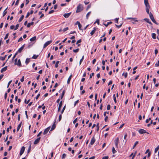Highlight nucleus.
Returning a JSON list of instances; mask_svg holds the SVG:
<instances>
[{
	"instance_id": "nucleus-1",
	"label": "nucleus",
	"mask_w": 159,
	"mask_h": 159,
	"mask_svg": "<svg viewBox=\"0 0 159 159\" xmlns=\"http://www.w3.org/2000/svg\"><path fill=\"white\" fill-rule=\"evenodd\" d=\"M83 10V7L82 5L79 4L77 7L76 12L78 13L81 12Z\"/></svg>"
},
{
	"instance_id": "nucleus-2",
	"label": "nucleus",
	"mask_w": 159,
	"mask_h": 159,
	"mask_svg": "<svg viewBox=\"0 0 159 159\" xmlns=\"http://www.w3.org/2000/svg\"><path fill=\"white\" fill-rule=\"evenodd\" d=\"M17 59L16 58L15 60V65H17L18 66L20 67L21 66V64L20 61V59L18 60V61Z\"/></svg>"
},
{
	"instance_id": "nucleus-3",
	"label": "nucleus",
	"mask_w": 159,
	"mask_h": 159,
	"mask_svg": "<svg viewBox=\"0 0 159 159\" xmlns=\"http://www.w3.org/2000/svg\"><path fill=\"white\" fill-rule=\"evenodd\" d=\"M52 42V40L48 41L46 42L44 44L43 48H45Z\"/></svg>"
},
{
	"instance_id": "nucleus-4",
	"label": "nucleus",
	"mask_w": 159,
	"mask_h": 159,
	"mask_svg": "<svg viewBox=\"0 0 159 159\" xmlns=\"http://www.w3.org/2000/svg\"><path fill=\"white\" fill-rule=\"evenodd\" d=\"M139 132L140 134H143L144 133L148 134V133L147 132H146L145 130L142 129H140L139 130Z\"/></svg>"
},
{
	"instance_id": "nucleus-5",
	"label": "nucleus",
	"mask_w": 159,
	"mask_h": 159,
	"mask_svg": "<svg viewBox=\"0 0 159 159\" xmlns=\"http://www.w3.org/2000/svg\"><path fill=\"white\" fill-rule=\"evenodd\" d=\"M119 138H117L115 140V145L116 148H118V144L119 143Z\"/></svg>"
},
{
	"instance_id": "nucleus-6",
	"label": "nucleus",
	"mask_w": 159,
	"mask_h": 159,
	"mask_svg": "<svg viewBox=\"0 0 159 159\" xmlns=\"http://www.w3.org/2000/svg\"><path fill=\"white\" fill-rule=\"evenodd\" d=\"M25 150V147L24 146L22 147L21 149L20 150V156H21L24 152V151Z\"/></svg>"
},
{
	"instance_id": "nucleus-7",
	"label": "nucleus",
	"mask_w": 159,
	"mask_h": 159,
	"mask_svg": "<svg viewBox=\"0 0 159 159\" xmlns=\"http://www.w3.org/2000/svg\"><path fill=\"white\" fill-rule=\"evenodd\" d=\"M144 3L146 7H150L148 0H144Z\"/></svg>"
},
{
	"instance_id": "nucleus-8",
	"label": "nucleus",
	"mask_w": 159,
	"mask_h": 159,
	"mask_svg": "<svg viewBox=\"0 0 159 159\" xmlns=\"http://www.w3.org/2000/svg\"><path fill=\"white\" fill-rule=\"evenodd\" d=\"M50 128V127H49L45 129L43 133V134H46L49 130Z\"/></svg>"
},
{
	"instance_id": "nucleus-9",
	"label": "nucleus",
	"mask_w": 159,
	"mask_h": 159,
	"mask_svg": "<svg viewBox=\"0 0 159 159\" xmlns=\"http://www.w3.org/2000/svg\"><path fill=\"white\" fill-rule=\"evenodd\" d=\"M25 44H24L23 45H22L18 50L17 52L18 53L21 52L23 49H24L25 47Z\"/></svg>"
},
{
	"instance_id": "nucleus-10",
	"label": "nucleus",
	"mask_w": 159,
	"mask_h": 159,
	"mask_svg": "<svg viewBox=\"0 0 159 159\" xmlns=\"http://www.w3.org/2000/svg\"><path fill=\"white\" fill-rule=\"evenodd\" d=\"M40 137H39V138H38L37 139H36L34 141V144H36L37 143H38L40 139Z\"/></svg>"
},
{
	"instance_id": "nucleus-11",
	"label": "nucleus",
	"mask_w": 159,
	"mask_h": 159,
	"mask_svg": "<svg viewBox=\"0 0 159 159\" xmlns=\"http://www.w3.org/2000/svg\"><path fill=\"white\" fill-rule=\"evenodd\" d=\"M62 101H61L60 102V103L59 104L58 108V112H59L60 111L61 108L62 107Z\"/></svg>"
},
{
	"instance_id": "nucleus-12",
	"label": "nucleus",
	"mask_w": 159,
	"mask_h": 159,
	"mask_svg": "<svg viewBox=\"0 0 159 159\" xmlns=\"http://www.w3.org/2000/svg\"><path fill=\"white\" fill-rule=\"evenodd\" d=\"M71 12L68 13H65L63 15V16L65 18H68L71 15Z\"/></svg>"
},
{
	"instance_id": "nucleus-13",
	"label": "nucleus",
	"mask_w": 159,
	"mask_h": 159,
	"mask_svg": "<svg viewBox=\"0 0 159 159\" xmlns=\"http://www.w3.org/2000/svg\"><path fill=\"white\" fill-rule=\"evenodd\" d=\"M96 29L97 28L95 27L93 28V30L91 31L90 33L91 36L93 35V34L95 33Z\"/></svg>"
},
{
	"instance_id": "nucleus-14",
	"label": "nucleus",
	"mask_w": 159,
	"mask_h": 159,
	"mask_svg": "<svg viewBox=\"0 0 159 159\" xmlns=\"http://www.w3.org/2000/svg\"><path fill=\"white\" fill-rule=\"evenodd\" d=\"M77 23H78V26L79 27V29L80 30H81V28L82 27L81 25L80 24V22L79 21H77V22H76L75 23L76 25H77Z\"/></svg>"
},
{
	"instance_id": "nucleus-15",
	"label": "nucleus",
	"mask_w": 159,
	"mask_h": 159,
	"mask_svg": "<svg viewBox=\"0 0 159 159\" xmlns=\"http://www.w3.org/2000/svg\"><path fill=\"white\" fill-rule=\"evenodd\" d=\"M95 141V139L94 137H93L91 140L90 143L91 145H93Z\"/></svg>"
},
{
	"instance_id": "nucleus-16",
	"label": "nucleus",
	"mask_w": 159,
	"mask_h": 159,
	"mask_svg": "<svg viewBox=\"0 0 159 159\" xmlns=\"http://www.w3.org/2000/svg\"><path fill=\"white\" fill-rule=\"evenodd\" d=\"M7 66H5V67L2 68L1 69V72L2 73V72L6 71V70H7Z\"/></svg>"
},
{
	"instance_id": "nucleus-17",
	"label": "nucleus",
	"mask_w": 159,
	"mask_h": 159,
	"mask_svg": "<svg viewBox=\"0 0 159 159\" xmlns=\"http://www.w3.org/2000/svg\"><path fill=\"white\" fill-rule=\"evenodd\" d=\"M150 7H146V10L147 13L149 15L150 13H152L151 12H149V9Z\"/></svg>"
},
{
	"instance_id": "nucleus-18",
	"label": "nucleus",
	"mask_w": 159,
	"mask_h": 159,
	"mask_svg": "<svg viewBox=\"0 0 159 159\" xmlns=\"http://www.w3.org/2000/svg\"><path fill=\"white\" fill-rule=\"evenodd\" d=\"M127 19H131L132 20H134L135 22H138V20L136 19V18H131V17H128L127 18Z\"/></svg>"
},
{
	"instance_id": "nucleus-19",
	"label": "nucleus",
	"mask_w": 159,
	"mask_h": 159,
	"mask_svg": "<svg viewBox=\"0 0 159 159\" xmlns=\"http://www.w3.org/2000/svg\"><path fill=\"white\" fill-rule=\"evenodd\" d=\"M34 24V22H31L30 23H29L27 25V27L28 28L30 27L31 25H33Z\"/></svg>"
},
{
	"instance_id": "nucleus-20",
	"label": "nucleus",
	"mask_w": 159,
	"mask_h": 159,
	"mask_svg": "<svg viewBox=\"0 0 159 159\" xmlns=\"http://www.w3.org/2000/svg\"><path fill=\"white\" fill-rule=\"evenodd\" d=\"M144 20L146 22L148 23L149 24L151 25L152 24V22L149 21V20L148 18H145L144 19Z\"/></svg>"
},
{
	"instance_id": "nucleus-21",
	"label": "nucleus",
	"mask_w": 159,
	"mask_h": 159,
	"mask_svg": "<svg viewBox=\"0 0 159 159\" xmlns=\"http://www.w3.org/2000/svg\"><path fill=\"white\" fill-rule=\"evenodd\" d=\"M72 76V75H71L69 77V78L68 79V80H67V83L68 84H69L70 83V82Z\"/></svg>"
},
{
	"instance_id": "nucleus-22",
	"label": "nucleus",
	"mask_w": 159,
	"mask_h": 159,
	"mask_svg": "<svg viewBox=\"0 0 159 159\" xmlns=\"http://www.w3.org/2000/svg\"><path fill=\"white\" fill-rule=\"evenodd\" d=\"M112 22H111V21H110V22H108L107 24H105V23H103V25H105V26L106 27H107V26H108L109 25H110V24H112Z\"/></svg>"
},
{
	"instance_id": "nucleus-23",
	"label": "nucleus",
	"mask_w": 159,
	"mask_h": 159,
	"mask_svg": "<svg viewBox=\"0 0 159 159\" xmlns=\"http://www.w3.org/2000/svg\"><path fill=\"white\" fill-rule=\"evenodd\" d=\"M21 124H22V122H21L20 123V124L17 127V132L19 130V129L21 126Z\"/></svg>"
},
{
	"instance_id": "nucleus-24",
	"label": "nucleus",
	"mask_w": 159,
	"mask_h": 159,
	"mask_svg": "<svg viewBox=\"0 0 159 159\" xmlns=\"http://www.w3.org/2000/svg\"><path fill=\"white\" fill-rule=\"evenodd\" d=\"M91 13V11H89V12H88L86 15V18L87 19H88L89 18V15Z\"/></svg>"
},
{
	"instance_id": "nucleus-25",
	"label": "nucleus",
	"mask_w": 159,
	"mask_h": 159,
	"mask_svg": "<svg viewBox=\"0 0 159 159\" xmlns=\"http://www.w3.org/2000/svg\"><path fill=\"white\" fill-rule=\"evenodd\" d=\"M24 16L23 15H22V16H21V17L18 20V22H20L21 21H22V20H23V19H24Z\"/></svg>"
},
{
	"instance_id": "nucleus-26",
	"label": "nucleus",
	"mask_w": 159,
	"mask_h": 159,
	"mask_svg": "<svg viewBox=\"0 0 159 159\" xmlns=\"http://www.w3.org/2000/svg\"><path fill=\"white\" fill-rule=\"evenodd\" d=\"M55 128H56V125L55 124V122L52 127L51 130L52 131V130H54L55 129Z\"/></svg>"
},
{
	"instance_id": "nucleus-27",
	"label": "nucleus",
	"mask_w": 159,
	"mask_h": 159,
	"mask_svg": "<svg viewBox=\"0 0 159 159\" xmlns=\"http://www.w3.org/2000/svg\"><path fill=\"white\" fill-rule=\"evenodd\" d=\"M36 36H34L32 38H30V40L31 41H33L34 40H35L36 39Z\"/></svg>"
},
{
	"instance_id": "nucleus-28",
	"label": "nucleus",
	"mask_w": 159,
	"mask_h": 159,
	"mask_svg": "<svg viewBox=\"0 0 159 159\" xmlns=\"http://www.w3.org/2000/svg\"><path fill=\"white\" fill-rule=\"evenodd\" d=\"M7 56V55H6L4 57L0 56V60H1L2 61L4 60Z\"/></svg>"
},
{
	"instance_id": "nucleus-29",
	"label": "nucleus",
	"mask_w": 159,
	"mask_h": 159,
	"mask_svg": "<svg viewBox=\"0 0 159 159\" xmlns=\"http://www.w3.org/2000/svg\"><path fill=\"white\" fill-rule=\"evenodd\" d=\"M30 58H27L26 59L25 63L27 65L30 62Z\"/></svg>"
},
{
	"instance_id": "nucleus-30",
	"label": "nucleus",
	"mask_w": 159,
	"mask_h": 159,
	"mask_svg": "<svg viewBox=\"0 0 159 159\" xmlns=\"http://www.w3.org/2000/svg\"><path fill=\"white\" fill-rule=\"evenodd\" d=\"M7 7L5 10L4 11L3 13V17H4L7 14V11H6V10L7 9Z\"/></svg>"
},
{
	"instance_id": "nucleus-31",
	"label": "nucleus",
	"mask_w": 159,
	"mask_h": 159,
	"mask_svg": "<svg viewBox=\"0 0 159 159\" xmlns=\"http://www.w3.org/2000/svg\"><path fill=\"white\" fill-rule=\"evenodd\" d=\"M149 16V17H150V19L151 20H152L153 19H154L153 15L152 14V13H150Z\"/></svg>"
},
{
	"instance_id": "nucleus-32",
	"label": "nucleus",
	"mask_w": 159,
	"mask_h": 159,
	"mask_svg": "<svg viewBox=\"0 0 159 159\" xmlns=\"http://www.w3.org/2000/svg\"><path fill=\"white\" fill-rule=\"evenodd\" d=\"M149 16V17H150V19L151 20H152L153 19H154L153 15L152 14V13H150Z\"/></svg>"
},
{
	"instance_id": "nucleus-33",
	"label": "nucleus",
	"mask_w": 159,
	"mask_h": 159,
	"mask_svg": "<svg viewBox=\"0 0 159 159\" xmlns=\"http://www.w3.org/2000/svg\"><path fill=\"white\" fill-rule=\"evenodd\" d=\"M65 90H63V91H62V94H61V96L60 97V98H61V99H62L63 98V97L64 95V94H65Z\"/></svg>"
},
{
	"instance_id": "nucleus-34",
	"label": "nucleus",
	"mask_w": 159,
	"mask_h": 159,
	"mask_svg": "<svg viewBox=\"0 0 159 159\" xmlns=\"http://www.w3.org/2000/svg\"><path fill=\"white\" fill-rule=\"evenodd\" d=\"M66 154L65 153H63L61 156V159H65L66 158Z\"/></svg>"
},
{
	"instance_id": "nucleus-35",
	"label": "nucleus",
	"mask_w": 159,
	"mask_h": 159,
	"mask_svg": "<svg viewBox=\"0 0 159 159\" xmlns=\"http://www.w3.org/2000/svg\"><path fill=\"white\" fill-rule=\"evenodd\" d=\"M156 34L155 33H153L152 34V37L153 39H156Z\"/></svg>"
},
{
	"instance_id": "nucleus-36",
	"label": "nucleus",
	"mask_w": 159,
	"mask_h": 159,
	"mask_svg": "<svg viewBox=\"0 0 159 159\" xmlns=\"http://www.w3.org/2000/svg\"><path fill=\"white\" fill-rule=\"evenodd\" d=\"M138 143H139V142L138 141H136L132 149H134V148L136 147V145H137L138 144Z\"/></svg>"
},
{
	"instance_id": "nucleus-37",
	"label": "nucleus",
	"mask_w": 159,
	"mask_h": 159,
	"mask_svg": "<svg viewBox=\"0 0 159 159\" xmlns=\"http://www.w3.org/2000/svg\"><path fill=\"white\" fill-rule=\"evenodd\" d=\"M122 75H124L125 78H126L127 77V75H128L127 73V72H126L125 73H123L122 74Z\"/></svg>"
},
{
	"instance_id": "nucleus-38",
	"label": "nucleus",
	"mask_w": 159,
	"mask_h": 159,
	"mask_svg": "<svg viewBox=\"0 0 159 159\" xmlns=\"http://www.w3.org/2000/svg\"><path fill=\"white\" fill-rule=\"evenodd\" d=\"M112 152L113 154H115L116 152V151L115 150V148L114 147L112 148Z\"/></svg>"
},
{
	"instance_id": "nucleus-39",
	"label": "nucleus",
	"mask_w": 159,
	"mask_h": 159,
	"mask_svg": "<svg viewBox=\"0 0 159 159\" xmlns=\"http://www.w3.org/2000/svg\"><path fill=\"white\" fill-rule=\"evenodd\" d=\"M84 59V56H83L81 58V59L80 60V65L81 64L82 62L83 61Z\"/></svg>"
},
{
	"instance_id": "nucleus-40",
	"label": "nucleus",
	"mask_w": 159,
	"mask_h": 159,
	"mask_svg": "<svg viewBox=\"0 0 159 159\" xmlns=\"http://www.w3.org/2000/svg\"><path fill=\"white\" fill-rule=\"evenodd\" d=\"M113 99H114L115 102V103H116V100L115 94H114L113 95Z\"/></svg>"
},
{
	"instance_id": "nucleus-41",
	"label": "nucleus",
	"mask_w": 159,
	"mask_h": 159,
	"mask_svg": "<svg viewBox=\"0 0 159 159\" xmlns=\"http://www.w3.org/2000/svg\"><path fill=\"white\" fill-rule=\"evenodd\" d=\"M38 57V55H34L32 57V58L33 59H36Z\"/></svg>"
},
{
	"instance_id": "nucleus-42",
	"label": "nucleus",
	"mask_w": 159,
	"mask_h": 159,
	"mask_svg": "<svg viewBox=\"0 0 159 159\" xmlns=\"http://www.w3.org/2000/svg\"><path fill=\"white\" fill-rule=\"evenodd\" d=\"M66 106L65 105L64 106V107H63V109H62V110L61 111V114H62L64 111L66 109Z\"/></svg>"
},
{
	"instance_id": "nucleus-43",
	"label": "nucleus",
	"mask_w": 159,
	"mask_h": 159,
	"mask_svg": "<svg viewBox=\"0 0 159 159\" xmlns=\"http://www.w3.org/2000/svg\"><path fill=\"white\" fill-rule=\"evenodd\" d=\"M59 63V61H57L56 62V64H55V67L56 68H57L58 67V64Z\"/></svg>"
},
{
	"instance_id": "nucleus-44",
	"label": "nucleus",
	"mask_w": 159,
	"mask_h": 159,
	"mask_svg": "<svg viewBox=\"0 0 159 159\" xmlns=\"http://www.w3.org/2000/svg\"><path fill=\"white\" fill-rule=\"evenodd\" d=\"M159 149V145H158L157 148H156L155 149V150H154V152H155V153H156L157 152V151Z\"/></svg>"
},
{
	"instance_id": "nucleus-45",
	"label": "nucleus",
	"mask_w": 159,
	"mask_h": 159,
	"mask_svg": "<svg viewBox=\"0 0 159 159\" xmlns=\"http://www.w3.org/2000/svg\"><path fill=\"white\" fill-rule=\"evenodd\" d=\"M19 24H17L15 26V28L14 29V30H16L19 27Z\"/></svg>"
},
{
	"instance_id": "nucleus-46",
	"label": "nucleus",
	"mask_w": 159,
	"mask_h": 159,
	"mask_svg": "<svg viewBox=\"0 0 159 159\" xmlns=\"http://www.w3.org/2000/svg\"><path fill=\"white\" fill-rule=\"evenodd\" d=\"M123 23H122L120 25H117L116 24L115 25L118 28H120L122 25Z\"/></svg>"
},
{
	"instance_id": "nucleus-47",
	"label": "nucleus",
	"mask_w": 159,
	"mask_h": 159,
	"mask_svg": "<svg viewBox=\"0 0 159 159\" xmlns=\"http://www.w3.org/2000/svg\"><path fill=\"white\" fill-rule=\"evenodd\" d=\"M79 48H77V49H74L73 50V51L74 52H78V51H79Z\"/></svg>"
},
{
	"instance_id": "nucleus-48",
	"label": "nucleus",
	"mask_w": 159,
	"mask_h": 159,
	"mask_svg": "<svg viewBox=\"0 0 159 159\" xmlns=\"http://www.w3.org/2000/svg\"><path fill=\"white\" fill-rule=\"evenodd\" d=\"M61 115H62V114H61L59 116V119H58L59 121H61V118H62Z\"/></svg>"
},
{
	"instance_id": "nucleus-49",
	"label": "nucleus",
	"mask_w": 159,
	"mask_h": 159,
	"mask_svg": "<svg viewBox=\"0 0 159 159\" xmlns=\"http://www.w3.org/2000/svg\"><path fill=\"white\" fill-rule=\"evenodd\" d=\"M155 67H158L159 66V60L158 61L157 63H156L155 65Z\"/></svg>"
},
{
	"instance_id": "nucleus-50",
	"label": "nucleus",
	"mask_w": 159,
	"mask_h": 159,
	"mask_svg": "<svg viewBox=\"0 0 159 159\" xmlns=\"http://www.w3.org/2000/svg\"><path fill=\"white\" fill-rule=\"evenodd\" d=\"M31 145L30 144L29 147V148H28V153H29L30 152V150H31Z\"/></svg>"
},
{
	"instance_id": "nucleus-51",
	"label": "nucleus",
	"mask_w": 159,
	"mask_h": 159,
	"mask_svg": "<svg viewBox=\"0 0 159 159\" xmlns=\"http://www.w3.org/2000/svg\"><path fill=\"white\" fill-rule=\"evenodd\" d=\"M96 126L97 127V131H98L99 130V123H98V124Z\"/></svg>"
},
{
	"instance_id": "nucleus-52",
	"label": "nucleus",
	"mask_w": 159,
	"mask_h": 159,
	"mask_svg": "<svg viewBox=\"0 0 159 159\" xmlns=\"http://www.w3.org/2000/svg\"><path fill=\"white\" fill-rule=\"evenodd\" d=\"M11 126H9V128H8L7 129V131L8 132L9 131V129H11Z\"/></svg>"
},
{
	"instance_id": "nucleus-53",
	"label": "nucleus",
	"mask_w": 159,
	"mask_h": 159,
	"mask_svg": "<svg viewBox=\"0 0 159 159\" xmlns=\"http://www.w3.org/2000/svg\"><path fill=\"white\" fill-rule=\"evenodd\" d=\"M9 34V33L6 34L5 37H4V39H6L8 38Z\"/></svg>"
},
{
	"instance_id": "nucleus-54",
	"label": "nucleus",
	"mask_w": 159,
	"mask_h": 159,
	"mask_svg": "<svg viewBox=\"0 0 159 159\" xmlns=\"http://www.w3.org/2000/svg\"><path fill=\"white\" fill-rule=\"evenodd\" d=\"M152 21L155 24H156V25H158V23L156 22V21L154 19V18L153 19H152Z\"/></svg>"
},
{
	"instance_id": "nucleus-55",
	"label": "nucleus",
	"mask_w": 159,
	"mask_h": 159,
	"mask_svg": "<svg viewBox=\"0 0 159 159\" xmlns=\"http://www.w3.org/2000/svg\"><path fill=\"white\" fill-rule=\"evenodd\" d=\"M151 120V118H149L148 119H147V120H146V123H148L149 122V120Z\"/></svg>"
},
{
	"instance_id": "nucleus-56",
	"label": "nucleus",
	"mask_w": 159,
	"mask_h": 159,
	"mask_svg": "<svg viewBox=\"0 0 159 159\" xmlns=\"http://www.w3.org/2000/svg\"><path fill=\"white\" fill-rule=\"evenodd\" d=\"M110 108H111V106L109 104L107 106V110H109L110 109Z\"/></svg>"
},
{
	"instance_id": "nucleus-57",
	"label": "nucleus",
	"mask_w": 159,
	"mask_h": 159,
	"mask_svg": "<svg viewBox=\"0 0 159 159\" xmlns=\"http://www.w3.org/2000/svg\"><path fill=\"white\" fill-rule=\"evenodd\" d=\"M69 29L68 27H67L66 28H65L63 30V31L64 32H65L67 30Z\"/></svg>"
},
{
	"instance_id": "nucleus-58",
	"label": "nucleus",
	"mask_w": 159,
	"mask_h": 159,
	"mask_svg": "<svg viewBox=\"0 0 159 159\" xmlns=\"http://www.w3.org/2000/svg\"><path fill=\"white\" fill-rule=\"evenodd\" d=\"M82 41V40L81 39H80L79 40H78L77 41V42H76V44H78V43H81Z\"/></svg>"
},
{
	"instance_id": "nucleus-59",
	"label": "nucleus",
	"mask_w": 159,
	"mask_h": 159,
	"mask_svg": "<svg viewBox=\"0 0 159 159\" xmlns=\"http://www.w3.org/2000/svg\"><path fill=\"white\" fill-rule=\"evenodd\" d=\"M91 7V4L88 5L87 6V7L86 8V10H88Z\"/></svg>"
},
{
	"instance_id": "nucleus-60",
	"label": "nucleus",
	"mask_w": 159,
	"mask_h": 159,
	"mask_svg": "<svg viewBox=\"0 0 159 159\" xmlns=\"http://www.w3.org/2000/svg\"><path fill=\"white\" fill-rule=\"evenodd\" d=\"M40 93H39L37 95V96L35 98L37 100L39 98V97L40 96Z\"/></svg>"
},
{
	"instance_id": "nucleus-61",
	"label": "nucleus",
	"mask_w": 159,
	"mask_h": 159,
	"mask_svg": "<svg viewBox=\"0 0 159 159\" xmlns=\"http://www.w3.org/2000/svg\"><path fill=\"white\" fill-rule=\"evenodd\" d=\"M108 158H109L108 156H105V157H103L102 158V159H108Z\"/></svg>"
},
{
	"instance_id": "nucleus-62",
	"label": "nucleus",
	"mask_w": 159,
	"mask_h": 159,
	"mask_svg": "<svg viewBox=\"0 0 159 159\" xmlns=\"http://www.w3.org/2000/svg\"><path fill=\"white\" fill-rule=\"evenodd\" d=\"M23 40V39H22V37H20L19 39L18 40V42H20V41H22Z\"/></svg>"
},
{
	"instance_id": "nucleus-63",
	"label": "nucleus",
	"mask_w": 159,
	"mask_h": 159,
	"mask_svg": "<svg viewBox=\"0 0 159 159\" xmlns=\"http://www.w3.org/2000/svg\"><path fill=\"white\" fill-rule=\"evenodd\" d=\"M15 26L14 25H12L10 26V29L11 30H14Z\"/></svg>"
},
{
	"instance_id": "nucleus-64",
	"label": "nucleus",
	"mask_w": 159,
	"mask_h": 159,
	"mask_svg": "<svg viewBox=\"0 0 159 159\" xmlns=\"http://www.w3.org/2000/svg\"><path fill=\"white\" fill-rule=\"evenodd\" d=\"M54 12V11L53 10H52L49 12L48 14H50L53 13Z\"/></svg>"
}]
</instances>
